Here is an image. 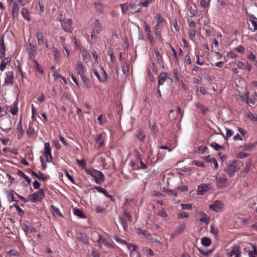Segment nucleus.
Instances as JSON below:
<instances>
[{
	"mask_svg": "<svg viewBox=\"0 0 257 257\" xmlns=\"http://www.w3.org/2000/svg\"><path fill=\"white\" fill-rule=\"evenodd\" d=\"M72 21L71 19L67 20V22L61 23V26L65 32L71 33Z\"/></svg>",
	"mask_w": 257,
	"mask_h": 257,
	"instance_id": "13",
	"label": "nucleus"
},
{
	"mask_svg": "<svg viewBox=\"0 0 257 257\" xmlns=\"http://www.w3.org/2000/svg\"><path fill=\"white\" fill-rule=\"evenodd\" d=\"M113 238L116 240V241L118 242H120L122 244H125V243H126V241L125 240H123L120 238H119L118 236H117V235H114L113 236Z\"/></svg>",
	"mask_w": 257,
	"mask_h": 257,
	"instance_id": "63",
	"label": "nucleus"
},
{
	"mask_svg": "<svg viewBox=\"0 0 257 257\" xmlns=\"http://www.w3.org/2000/svg\"><path fill=\"white\" fill-rule=\"evenodd\" d=\"M211 0H201L200 5L203 8H208L210 5Z\"/></svg>",
	"mask_w": 257,
	"mask_h": 257,
	"instance_id": "44",
	"label": "nucleus"
},
{
	"mask_svg": "<svg viewBox=\"0 0 257 257\" xmlns=\"http://www.w3.org/2000/svg\"><path fill=\"white\" fill-rule=\"evenodd\" d=\"M243 165V163L240 161H229L226 164V167L224 169L225 172L228 174V176L232 177L234 173L238 170Z\"/></svg>",
	"mask_w": 257,
	"mask_h": 257,
	"instance_id": "1",
	"label": "nucleus"
},
{
	"mask_svg": "<svg viewBox=\"0 0 257 257\" xmlns=\"http://www.w3.org/2000/svg\"><path fill=\"white\" fill-rule=\"evenodd\" d=\"M200 216L201 217L199 219L200 221L206 223H208V222L209 221V217L207 216L206 214H205L203 212H202L200 213Z\"/></svg>",
	"mask_w": 257,
	"mask_h": 257,
	"instance_id": "42",
	"label": "nucleus"
},
{
	"mask_svg": "<svg viewBox=\"0 0 257 257\" xmlns=\"http://www.w3.org/2000/svg\"><path fill=\"white\" fill-rule=\"evenodd\" d=\"M73 213L81 218H85V215H84L83 212L79 209L74 208L73 209Z\"/></svg>",
	"mask_w": 257,
	"mask_h": 257,
	"instance_id": "38",
	"label": "nucleus"
},
{
	"mask_svg": "<svg viewBox=\"0 0 257 257\" xmlns=\"http://www.w3.org/2000/svg\"><path fill=\"white\" fill-rule=\"evenodd\" d=\"M123 213L125 217L129 220V221H132L133 218L131 213L128 212L126 209H124Z\"/></svg>",
	"mask_w": 257,
	"mask_h": 257,
	"instance_id": "59",
	"label": "nucleus"
},
{
	"mask_svg": "<svg viewBox=\"0 0 257 257\" xmlns=\"http://www.w3.org/2000/svg\"><path fill=\"white\" fill-rule=\"evenodd\" d=\"M211 189V185L210 184H203L198 186L197 190V194L199 195H203L205 192L209 191Z\"/></svg>",
	"mask_w": 257,
	"mask_h": 257,
	"instance_id": "9",
	"label": "nucleus"
},
{
	"mask_svg": "<svg viewBox=\"0 0 257 257\" xmlns=\"http://www.w3.org/2000/svg\"><path fill=\"white\" fill-rule=\"evenodd\" d=\"M34 122L30 121L29 123V127L26 131L27 135L29 138L32 137L35 134V128L33 125Z\"/></svg>",
	"mask_w": 257,
	"mask_h": 257,
	"instance_id": "20",
	"label": "nucleus"
},
{
	"mask_svg": "<svg viewBox=\"0 0 257 257\" xmlns=\"http://www.w3.org/2000/svg\"><path fill=\"white\" fill-rule=\"evenodd\" d=\"M98 175H97V180H95V183H96L98 184H101L105 180V176L103 175V174L100 172L98 171L97 172H96Z\"/></svg>",
	"mask_w": 257,
	"mask_h": 257,
	"instance_id": "32",
	"label": "nucleus"
},
{
	"mask_svg": "<svg viewBox=\"0 0 257 257\" xmlns=\"http://www.w3.org/2000/svg\"><path fill=\"white\" fill-rule=\"evenodd\" d=\"M104 141V139L103 138L102 134H101L96 135V136L95 137V143L98 144V146L99 148L103 146Z\"/></svg>",
	"mask_w": 257,
	"mask_h": 257,
	"instance_id": "23",
	"label": "nucleus"
},
{
	"mask_svg": "<svg viewBox=\"0 0 257 257\" xmlns=\"http://www.w3.org/2000/svg\"><path fill=\"white\" fill-rule=\"evenodd\" d=\"M153 3L152 0H140L138 2V5L141 7H148L149 5Z\"/></svg>",
	"mask_w": 257,
	"mask_h": 257,
	"instance_id": "34",
	"label": "nucleus"
},
{
	"mask_svg": "<svg viewBox=\"0 0 257 257\" xmlns=\"http://www.w3.org/2000/svg\"><path fill=\"white\" fill-rule=\"evenodd\" d=\"M94 188L97 190V192L102 193L106 197V196H108L107 191L102 187L100 186H95Z\"/></svg>",
	"mask_w": 257,
	"mask_h": 257,
	"instance_id": "45",
	"label": "nucleus"
},
{
	"mask_svg": "<svg viewBox=\"0 0 257 257\" xmlns=\"http://www.w3.org/2000/svg\"><path fill=\"white\" fill-rule=\"evenodd\" d=\"M196 106L200 110L202 111L203 113H205L207 112V109L202 104L198 103L196 104Z\"/></svg>",
	"mask_w": 257,
	"mask_h": 257,
	"instance_id": "51",
	"label": "nucleus"
},
{
	"mask_svg": "<svg viewBox=\"0 0 257 257\" xmlns=\"http://www.w3.org/2000/svg\"><path fill=\"white\" fill-rule=\"evenodd\" d=\"M5 55V46L3 38L0 40V58L3 59Z\"/></svg>",
	"mask_w": 257,
	"mask_h": 257,
	"instance_id": "33",
	"label": "nucleus"
},
{
	"mask_svg": "<svg viewBox=\"0 0 257 257\" xmlns=\"http://www.w3.org/2000/svg\"><path fill=\"white\" fill-rule=\"evenodd\" d=\"M211 239L208 237H203L201 239V243L205 247H207L211 244Z\"/></svg>",
	"mask_w": 257,
	"mask_h": 257,
	"instance_id": "40",
	"label": "nucleus"
},
{
	"mask_svg": "<svg viewBox=\"0 0 257 257\" xmlns=\"http://www.w3.org/2000/svg\"><path fill=\"white\" fill-rule=\"evenodd\" d=\"M97 171H98V170H95V169H85L86 173L88 175H90L91 176H92L93 178H94L95 181L96 180H97V179H98L97 178V175H98V174L96 173V172H97Z\"/></svg>",
	"mask_w": 257,
	"mask_h": 257,
	"instance_id": "30",
	"label": "nucleus"
},
{
	"mask_svg": "<svg viewBox=\"0 0 257 257\" xmlns=\"http://www.w3.org/2000/svg\"><path fill=\"white\" fill-rule=\"evenodd\" d=\"M253 145L251 144H245L243 146H241L240 148L243 151H252L253 149Z\"/></svg>",
	"mask_w": 257,
	"mask_h": 257,
	"instance_id": "39",
	"label": "nucleus"
},
{
	"mask_svg": "<svg viewBox=\"0 0 257 257\" xmlns=\"http://www.w3.org/2000/svg\"><path fill=\"white\" fill-rule=\"evenodd\" d=\"M226 135L224 137V138L225 140H227L233 135V132L229 128H226Z\"/></svg>",
	"mask_w": 257,
	"mask_h": 257,
	"instance_id": "56",
	"label": "nucleus"
},
{
	"mask_svg": "<svg viewBox=\"0 0 257 257\" xmlns=\"http://www.w3.org/2000/svg\"><path fill=\"white\" fill-rule=\"evenodd\" d=\"M11 113L14 115H16L18 113V102L15 101L11 106Z\"/></svg>",
	"mask_w": 257,
	"mask_h": 257,
	"instance_id": "35",
	"label": "nucleus"
},
{
	"mask_svg": "<svg viewBox=\"0 0 257 257\" xmlns=\"http://www.w3.org/2000/svg\"><path fill=\"white\" fill-rule=\"evenodd\" d=\"M227 179L224 174H218L216 176V185L218 188L222 189L227 186Z\"/></svg>",
	"mask_w": 257,
	"mask_h": 257,
	"instance_id": "5",
	"label": "nucleus"
},
{
	"mask_svg": "<svg viewBox=\"0 0 257 257\" xmlns=\"http://www.w3.org/2000/svg\"><path fill=\"white\" fill-rule=\"evenodd\" d=\"M19 14V7L18 4L15 2L13 4L12 9V17L13 19L18 18Z\"/></svg>",
	"mask_w": 257,
	"mask_h": 257,
	"instance_id": "16",
	"label": "nucleus"
},
{
	"mask_svg": "<svg viewBox=\"0 0 257 257\" xmlns=\"http://www.w3.org/2000/svg\"><path fill=\"white\" fill-rule=\"evenodd\" d=\"M34 62L36 65V70L39 71L40 73L43 74L44 73L43 69L41 67L40 64L37 61L34 60Z\"/></svg>",
	"mask_w": 257,
	"mask_h": 257,
	"instance_id": "53",
	"label": "nucleus"
},
{
	"mask_svg": "<svg viewBox=\"0 0 257 257\" xmlns=\"http://www.w3.org/2000/svg\"><path fill=\"white\" fill-rule=\"evenodd\" d=\"M226 254L227 257H240L241 256V248L237 245H233L230 249H225Z\"/></svg>",
	"mask_w": 257,
	"mask_h": 257,
	"instance_id": "4",
	"label": "nucleus"
},
{
	"mask_svg": "<svg viewBox=\"0 0 257 257\" xmlns=\"http://www.w3.org/2000/svg\"><path fill=\"white\" fill-rule=\"evenodd\" d=\"M139 6L138 0H136L135 2L132 1L129 4V8L130 9L135 10L136 13H141L142 11L141 8Z\"/></svg>",
	"mask_w": 257,
	"mask_h": 257,
	"instance_id": "19",
	"label": "nucleus"
},
{
	"mask_svg": "<svg viewBox=\"0 0 257 257\" xmlns=\"http://www.w3.org/2000/svg\"><path fill=\"white\" fill-rule=\"evenodd\" d=\"M45 196L44 191L40 189L29 196V200L31 202H36L42 200Z\"/></svg>",
	"mask_w": 257,
	"mask_h": 257,
	"instance_id": "6",
	"label": "nucleus"
},
{
	"mask_svg": "<svg viewBox=\"0 0 257 257\" xmlns=\"http://www.w3.org/2000/svg\"><path fill=\"white\" fill-rule=\"evenodd\" d=\"M204 159L206 161L213 163L215 169L218 168V164L216 160L214 158L212 157L210 155H208L207 156H205Z\"/></svg>",
	"mask_w": 257,
	"mask_h": 257,
	"instance_id": "24",
	"label": "nucleus"
},
{
	"mask_svg": "<svg viewBox=\"0 0 257 257\" xmlns=\"http://www.w3.org/2000/svg\"><path fill=\"white\" fill-rule=\"evenodd\" d=\"M18 175L23 178L24 179H25V180L29 183V184H31V179L28 176H27L25 173H24V172L22 171H19L18 172Z\"/></svg>",
	"mask_w": 257,
	"mask_h": 257,
	"instance_id": "36",
	"label": "nucleus"
},
{
	"mask_svg": "<svg viewBox=\"0 0 257 257\" xmlns=\"http://www.w3.org/2000/svg\"><path fill=\"white\" fill-rule=\"evenodd\" d=\"M210 231L214 235L217 236L218 233V229L214 224H211L210 225Z\"/></svg>",
	"mask_w": 257,
	"mask_h": 257,
	"instance_id": "48",
	"label": "nucleus"
},
{
	"mask_svg": "<svg viewBox=\"0 0 257 257\" xmlns=\"http://www.w3.org/2000/svg\"><path fill=\"white\" fill-rule=\"evenodd\" d=\"M27 50L29 58L34 60L37 54L36 47L32 45L31 43H29Z\"/></svg>",
	"mask_w": 257,
	"mask_h": 257,
	"instance_id": "11",
	"label": "nucleus"
},
{
	"mask_svg": "<svg viewBox=\"0 0 257 257\" xmlns=\"http://www.w3.org/2000/svg\"><path fill=\"white\" fill-rule=\"evenodd\" d=\"M14 207L16 208L17 211L18 212L19 215L22 216L24 214V211L20 207L17 203L13 205Z\"/></svg>",
	"mask_w": 257,
	"mask_h": 257,
	"instance_id": "52",
	"label": "nucleus"
},
{
	"mask_svg": "<svg viewBox=\"0 0 257 257\" xmlns=\"http://www.w3.org/2000/svg\"><path fill=\"white\" fill-rule=\"evenodd\" d=\"M35 37L37 38L38 44L39 45H43L45 43L43 33L39 30H37L36 31Z\"/></svg>",
	"mask_w": 257,
	"mask_h": 257,
	"instance_id": "17",
	"label": "nucleus"
},
{
	"mask_svg": "<svg viewBox=\"0 0 257 257\" xmlns=\"http://www.w3.org/2000/svg\"><path fill=\"white\" fill-rule=\"evenodd\" d=\"M155 19L156 21L155 27L162 29L165 22V20L162 15L160 14H157L155 17Z\"/></svg>",
	"mask_w": 257,
	"mask_h": 257,
	"instance_id": "15",
	"label": "nucleus"
},
{
	"mask_svg": "<svg viewBox=\"0 0 257 257\" xmlns=\"http://www.w3.org/2000/svg\"><path fill=\"white\" fill-rule=\"evenodd\" d=\"M65 175H66V177H67V178L71 181V182L72 184H76L75 180L73 178V177L69 174L68 171H66Z\"/></svg>",
	"mask_w": 257,
	"mask_h": 257,
	"instance_id": "61",
	"label": "nucleus"
},
{
	"mask_svg": "<svg viewBox=\"0 0 257 257\" xmlns=\"http://www.w3.org/2000/svg\"><path fill=\"white\" fill-rule=\"evenodd\" d=\"M84 66L82 65L80 61H78L76 65V70L78 74L80 76L84 74Z\"/></svg>",
	"mask_w": 257,
	"mask_h": 257,
	"instance_id": "22",
	"label": "nucleus"
},
{
	"mask_svg": "<svg viewBox=\"0 0 257 257\" xmlns=\"http://www.w3.org/2000/svg\"><path fill=\"white\" fill-rule=\"evenodd\" d=\"M124 244L127 246V247L130 250V252L131 251V250H135L138 248V246L133 243H127L126 242V243H125Z\"/></svg>",
	"mask_w": 257,
	"mask_h": 257,
	"instance_id": "57",
	"label": "nucleus"
},
{
	"mask_svg": "<svg viewBox=\"0 0 257 257\" xmlns=\"http://www.w3.org/2000/svg\"><path fill=\"white\" fill-rule=\"evenodd\" d=\"M94 73L100 82H104L107 79V74L103 68L101 67L99 71L95 70Z\"/></svg>",
	"mask_w": 257,
	"mask_h": 257,
	"instance_id": "8",
	"label": "nucleus"
},
{
	"mask_svg": "<svg viewBox=\"0 0 257 257\" xmlns=\"http://www.w3.org/2000/svg\"><path fill=\"white\" fill-rule=\"evenodd\" d=\"M79 239L84 243L88 244L89 239L86 234L83 232H79L77 233Z\"/></svg>",
	"mask_w": 257,
	"mask_h": 257,
	"instance_id": "26",
	"label": "nucleus"
},
{
	"mask_svg": "<svg viewBox=\"0 0 257 257\" xmlns=\"http://www.w3.org/2000/svg\"><path fill=\"white\" fill-rule=\"evenodd\" d=\"M130 255L131 256L133 257H140V254L139 251H138L136 249L135 250H131L130 252Z\"/></svg>",
	"mask_w": 257,
	"mask_h": 257,
	"instance_id": "60",
	"label": "nucleus"
},
{
	"mask_svg": "<svg viewBox=\"0 0 257 257\" xmlns=\"http://www.w3.org/2000/svg\"><path fill=\"white\" fill-rule=\"evenodd\" d=\"M222 205L223 204L220 201L216 200L210 204L209 207L210 209H211L216 212H219L221 211Z\"/></svg>",
	"mask_w": 257,
	"mask_h": 257,
	"instance_id": "12",
	"label": "nucleus"
},
{
	"mask_svg": "<svg viewBox=\"0 0 257 257\" xmlns=\"http://www.w3.org/2000/svg\"><path fill=\"white\" fill-rule=\"evenodd\" d=\"M210 145L216 151H219L220 149L223 148V146H220L215 142L211 143Z\"/></svg>",
	"mask_w": 257,
	"mask_h": 257,
	"instance_id": "50",
	"label": "nucleus"
},
{
	"mask_svg": "<svg viewBox=\"0 0 257 257\" xmlns=\"http://www.w3.org/2000/svg\"><path fill=\"white\" fill-rule=\"evenodd\" d=\"M92 239L93 241H96L101 245L103 244L108 247H111L112 245L108 242V241L104 237H102L100 233L94 231L92 234Z\"/></svg>",
	"mask_w": 257,
	"mask_h": 257,
	"instance_id": "3",
	"label": "nucleus"
},
{
	"mask_svg": "<svg viewBox=\"0 0 257 257\" xmlns=\"http://www.w3.org/2000/svg\"><path fill=\"white\" fill-rule=\"evenodd\" d=\"M16 130H17V134L18 139H21L24 134H25V131L23 128V124L22 122H19L17 127H16Z\"/></svg>",
	"mask_w": 257,
	"mask_h": 257,
	"instance_id": "18",
	"label": "nucleus"
},
{
	"mask_svg": "<svg viewBox=\"0 0 257 257\" xmlns=\"http://www.w3.org/2000/svg\"><path fill=\"white\" fill-rule=\"evenodd\" d=\"M188 217V214L184 211H180L178 213V218H187Z\"/></svg>",
	"mask_w": 257,
	"mask_h": 257,
	"instance_id": "62",
	"label": "nucleus"
},
{
	"mask_svg": "<svg viewBox=\"0 0 257 257\" xmlns=\"http://www.w3.org/2000/svg\"><path fill=\"white\" fill-rule=\"evenodd\" d=\"M154 54L155 55V58L159 64H161L163 62V57L160 54L159 50L157 48H154Z\"/></svg>",
	"mask_w": 257,
	"mask_h": 257,
	"instance_id": "27",
	"label": "nucleus"
},
{
	"mask_svg": "<svg viewBox=\"0 0 257 257\" xmlns=\"http://www.w3.org/2000/svg\"><path fill=\"white\" fill-rule=\"evenodd\" d=\"M44 152L43 155L46 158L47 162H50L53 159V157L51 154V149L50 145L48 143H45L44 144Z\"/></svg>",
	"mask_w": 257,
	"mask_h": 257,
	"instance_id": "7",
	"label": "nucleus"
},
{
	"mask_svg": "<svg viewBox=\"0 0 257 257\" xmlns=\"http://www.w3.org/2000/svg\"><path fill=\"white\" fill-rule=\"evenodd\" d=\"M14 79V76L13 71H9L6 73L5 79V84L6 85H13Z\"/></svg>",
	"mask_w": 257,
	"mask_h": 257,
	"instance_id": "10",
	"label": "nucleus"
},
{
	"mask_svg": "<svg viewBox=\"0 0 257 257\" xmlns=\"http://www.w3.org/2000/svg\"><path fill=\"white\" fill-rule=\"evenodd\" d=\"M119 220L120 223L122 225L123 228L124 229H125L126 227H127V225L126 224V220L124 218H122V217H121L120 216L119 217Z\"/></svg>",
	"mask_w": 257,
	"mask_h": 257,
	"instance_id": "64",
	"label": "nucleus"
},
{
	"mask_svg": "<svg viewBox=\"0 0 257 257\" xmlns=\"http://www.w3.org/2000/svg\"><path fill=\"white\" fill-rule=\"evenodd\" d=\"M48 178L49 176L39 171V178H38V179H39V180L46 181L48 179Z\"/></svg>",
	"mask_w": 257,
	"mask_h": 257,
	"instance_id": "46",
	"label": "nucleus"
},
{
	"mask_svg": "<svg viewBox=\"0 0 257 257\" xmlns=\"http://www.w3.org/2000/svg\"><path fill=\"white\" fill-rule=\"evenodd\" d=\"M95 7L97 12L100 13H103V6L101 3H95Z\"/></svg>",
	"mask_w": 257,
	"mask_h": 257,
	"instance_id": "43",
	"label": "nucleus"
},
{
	"mask_svg": "<svg viewBox=\"0 0 257 257\" xmlns=\"http://www.w3.org/2000/svg\"><path fill=\"white\" fill-rule=\"evenodd\" d=\"M93 25L91 32V38L93 42H96L97 40L96 34L102 31L103 28L98 20H95Z\"/></svg>",
	"mask_w": 257,
	"mask_h": 257,
	"instance_id": "2",
	"label": "nucleus"
},
{
	"mask_svg": "<svg viewBox=\"0 0 257 257\" xmlns=\"http://www.w3.org/2000/svg\"><path fill=\"white\" fill-rule=\"evenodd\" d=\"M168 73L166 72L161 73L158 78V83L159 85H163L167 79H169V77H168Z\"/></svg>",
	"mask_w": 257,
	"mask_h": 257,
	"instance_id": "21",
	"label": "nucleus"
},
{
	"mask_svg": "<svg viewBox=\"0 0 257 257\" xmlns=\"http://www.w3.org/2000/svg\"><path fill=\"white\" fill-rule=\"evenodd\" d=\"M22 229L27 233L28 232H36V229L32 226L27 225L26 224L22 225Z\"/></svg>",
	"mask_w": 257,
	"mask_h": 257,
	"instance_id": "28",
	"label": "nucleus"
},
{
	"mask_svg": "<svg viewBox=\"0 0 257 257\" xmlns=\"http://www.w3.org/2000/svg\"><path fill=\"white\" fill-rule=\"evenodd\" d=\"M247 117L252 121H257V115L253 114L250 112H248L247 113Z\"/></svg>",
	"mask_w": 257,
	"mask_h": 257,
	"instance_id": "58",
	"label": "nucleus"
},
{
	"mask_svg": "<svg viewBox=\"0 0 257 257\" xmlns=\"http://www.w3.org/2000/svg\"><path fill=\"white\" fill-rule=\"evenodd\" d=\"M7 64H10V60L9 58H5L1 63L0 70L3 71L6 69Z\"/></svg>",
	"mask_w": 257,
	"mask_h": 257,
	"instance_id": "29",
	"label": "nucleus"
},
{
	"mask_svg": "<svg viewBox=\"0 0 257 257\" xmlns=\"http://www.w3.org/2000/svg\"><path fill=\"white\" fill-rule=\"evenodd\" d=\"M76 162L78 163V164L85 171V169H88V168H86V162L84 160H80L79 159H77Z\"/></svg>",
	"mask_w": 257,
	"mask_h": 257,
	"instance_id": "49",
	"label": "nucleus"
},
{
	"mask_svg": "<svg viewBox=\"0 0 257 257\" xmlns=\"http://www.w3.org/2000/svg\"><path fill=\"white\" fill-rule=\"evenodd\" d=\"M21 14L23 18L27 21L30 22L31 21L30 12L27 9L23 8L21 11Z\"/></svg>",
	"mask_w": 257,
	"mask_h": 257,
	"instance_id": "25",
	"label": "nucleus"
},
{
	"mask_svg": "<svg viewBox=\"0 0 257 257\" xmlns=\"http://www.w3.org/2000/svg\"><path fill=\"white\" fill-rule=\"evenodd\" d=\"M14 193H15V192L13 190H11L8 193V197L9 201L11 202H13V201L18 202V201H17L15 199Z\"/></svg>",
	"mask_w": 257,
	"mask_h": 257,
	"instance_id": "47",
	"label": "nucleus"
},
{
	"mask_svg": "<svg viewBox=\"0 0 257 257\" xmlns=\"http://www.w3.org/2000/svg\"><path fill=\"white\" fill-rule=\"evenodd\" d=\"M80 76L86 88H89L90 86L89 79L84 74Z\"/></svg>",
	"mask_w": 257,
	"mask_h": 257,
	"instance_id": "37",
	"label": "nucleus"
},
{
	"mask_svg": "<svg viewBox=\"0 0 257 257\" xmlns=\"http://www.w3.org/2000/svg\"><path fill=\"white\" fill-rule=\"evenodd\" d=\"M180 206L182 209L190 210L192 208V205L191 204H181Z\"/></svg>",
	"mask_w": 257,
	"mask_h": 257,
	"instance_id": "54",
	"label": "nucleus"
},
{
	"mask_svg": "<svg viewBox=\"0 0 257 257\" xmlns=\"http://www.w3.org/2000/svg\"><path fill=\"white\" fill-rule=\"evenodd\" d=\"M122 70L125 75H127L129 73V68L126 62L123 61L121 63Z\"/></svg>",
	"mask_w": 257,
	"mask_h": 257,
	"instance_id": "41",
	"label": "nucleus"
},
{
	"mask_svg": "<svg viewBox=\"0 0 257 257\" xmlns=\"http://www.w3.org/2000/svg\"><path fill=\"white\" fill-rule=\"evenodd\" d=\"M246 16L253 27V31L257 30V18L252 14L246 13Z\"/></svg>",
	"mask_w": 257,
	"mask_h": 257,
	"instance_id": "14",
	"label": "nucleus"
},
{
	"mask_svg": "<svg viewBox=\"0 0 257 257\" xmlns=\"http://www.w3.org/2000/svg\"><path fill=\"white\" fill-rule=\"evenodd\" d=\"M53 53L55 57V59L57 61H59L60 60V53L58 50L55 47L53 48Z\"/></svg>",
	"mask_w": 257,
	"mask_h": 257,
	"instance_id": "55",
	"label": "nucleus"
},
{
	"mask_svg": "<svg viewBox=\"0 0 257 257\" xmlns=\"http://www.w3.org/2000/svg\"><path fill=\"white\" fill-rule=\"evenodd\" d=\"M136 135L140 141L144 142L146 135L144 131L139 129L136 131Z\"/></svg>",
	"mask_w": 257,
	"mask_h": 257,
	"instance_id": "31",
	"label": "nucleus"
}]
</instances>
